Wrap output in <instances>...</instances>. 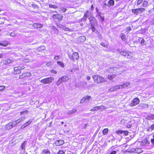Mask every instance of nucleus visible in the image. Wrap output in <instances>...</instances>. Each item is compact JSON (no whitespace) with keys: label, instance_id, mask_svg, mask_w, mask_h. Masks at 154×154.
<instances>
[{"label":"nucleus","instance_id":"nucleus-63","mask_svg":"<svg viewBox=\"0 0 154 154\" xmlns=\"http://www.w3.org/2000/svg\"><path fill=\"white\" fill-rule=\"evenodd\" d=\"M27 112H28V111L27 110H26V111H25L24 112H21L20 113L21 114H23V113H27Z\"/></svg>","mask_w":154,"mask_h":154},{"label":"nucleus","instance_id":"nucleus-55","mask_svg":"<svg viewBox=\"0 0 154 154\" xmlns=\"http://www.w3.org/2000/svg\"><path fill=\"white\" fill-rule=\"evenodd\" d=\"M19 69H18V67H15L14 68V70L15 71V72H16V71L17 72H18L19 71Z\"/></svg>","mask_w":154,"mask_h":154},{"label":"nucleus","instance_id":"nucleus-10","mask_svg":"<svg viewBox=\"0 0 154 154\" xmlns=\"http://www.w3.org/2000/svg\"><path fill=\"white\" fill-rule=\"evenodd\" d=\"M105 109V107L103 105H101L99 106H96L94 107L93 109H91L90 111H94L97 110H100L102 111Z\"/></svg>","mask_w":154,"mask_h":154},{"label":"nucleus","instance_id":"nucleus-34","mask_svg":"<svg viewBox=\"0 0 154 154\" xmlns=\"http://www.w3.org/2000/svg\"><path fill=\"white\" fill-rule=\"evenodd\" d=\"M50 152V151L46 149H44L42 151V153L43 154H46L48 153H49Z\"/></svg>","mask_w":154,"mask_h":154},{"label":"nucleus","instance_id":"nucleus-54","mask_svg":"<svg viewBox=\"0 0 154 154\" xmlns=\"http://www.w3.org/2000/svg\"><path fill=\"white\" fill-rule=\"evenodd\" d=\"M131 28L130 26L126 28V30L129 31L131 30Z\"/></svg>","mask_w":154,"mask_h":154},{"label":"nucleus","instance_id":"nucleus-26","mask_svg":"<svg viewBox=\"0 0 154 154\" xmlns=\"http://www.w3.org/2000/svg\"><path fill=\"white\" fill-rule=\"evenodd\" d=\"M147 119L149 120L154 119V114H151L147 116Z\"/></svg>","mask_w":154,"mask_h":154},{"label":"nucleus","instance_id":"nucleus-38","mask_svg":"<svg viewBox=\"0 0 154 154\" xmlns=\"http://www.w3.org/2000/svg\"><path fill=\"white\" fill-rule=\"evenodd\" d=\"M100 45H102L103 47L106 48H107L108 46L107 44H106L103 42H101L100 43Z\"/></svg>","mask_w":154,"mask_h":154},{"label":"nucleus","instance_id":"nucleus-19","mask_svg":"<svg viewBox=\"0 0 154 154\" xmlns=\"http://www.w3.org/2000/svg\"><path fill=\"white\" fill-rule=\"evenodd\" d=\"M13 60H12L8 59L6 60H4L3 61V63L5 64H7L10 63H13Z\"/></svg>","mask_w":154,"mask_h":154},{"label":"nucleus","instance_id":"nucleus-60","mask_svg":"<svg viewBox=\"0 0 154 154\" xmlns=\"http://www.w3.org/2000/svg\"><path fill=\"white\" fill-rule=\"evenodd\" d=\"M91 11H93L94 9V8L93 5H92L91 6Z\"/></svg>","mask_w":154,"mask_h":154},{"label":"nucleus","instance_id":"nucleus-56","mask_svg":"<svg viewBox=\"0 0 154 154\" xmlns=\"http://www.w3.org/2000/svg\"><path fill=\"white\" fill-rule=\"evenodd\" d=\"M88 11H86V13H85V14L84 15V17H87L88 16Z\"/></svg>","mask_w":154,"mask_h":154},{"label":"nucleus","instance_id":"nucleus-25","mask_svg":"<svg viewBox=\"0 0 154 154\" xmlns=\"http://www.w3.org/2000/svg\"><path fill=\"white\" fill-rule=\"evenodd\" d=\"M142 5L143 7H146L149 6V3L147 1H144L143 2Z\"/></svg>","mask_w":154,"mask_h":154},{"label":"nucleus","instance_id":"nucleus-11","mask_svg":"<svg viewBox=\"0 0 154 154\" xmlns=\"http://www.w3.org/2000/svg\"><path fill=\"white\" fill-rule=\"evenodd\" d=\"M91 97L90 96H86L84 97L81 99L80 103H83L85 102H87L89 101L91 99Z\"/></svg>","mask_w":154,"mask_h":154},{"label":"nucleus","instance_id":"nucleus-5","mask_svg":"<svg viewBox=\"0 0 154 154\" xmlns=\"http://www.w3.org/2000/svg\"><path fill=\"white\" fill-rule=\"evenodd\" d=\"M120 53L122 55L125 57H126L128 59H130L132 58L133 57V54L131 52L128 51H122Z\"/></svg>","mask_w":154,"mask_h":154},{"label":"nucleus","instance_id":"nucleus-32","mask_svg":"<svg viewBox=\"0 0 154 154\" xmlns=\"http://www.w3.org/2000/svg\"><path fill=\"white\" fill-rule=\"evenodd\" d=\"M121 88L120 85H116L114 86L113 88V90H118Z\"/></svg>","mask_w":154,"mask_h":154},{"label":"nucleus","instance_id":"nucleus-31","mask_svg":"<svg viewBox=\"0 0 154 154\" xmlns=\"http://www.w3.org/2000/svg\"><path fill=\"white\" fill-rule=\"evenodd\" d=\"M57 63L62 68L64 67V63L60 61H57Z\"/></svg>","mask_w":154,"mask_h":154},{"label":"nucleus","instance_id":"nucleus-28","mask_svg":"<svg viewBox=\"0 0 154 154\" xmlns=\"http://www.w3.org/2000/svg\"><path fill=\"white\" fill-rule=\"evenodd\" d=\"M10 123H11L13 127L16 125L17 124H18L19 123V120L18 119L17 121H14Z\"/></svg>","mask_w":154,"mask_h":154},{"label":"nucleus","instance_id":"nucleus-1","mask_svg":"<svg viewBox=\"0 0 154 154\" xmlns=\"http://www.w3.org/2000/svg\"><path fill=\"white\" fill-rule=\"evenodd\" d=\"M94 82L97 84L103 83L106 82L105 78L99 74H95L92 76Z\"/></svg>","mask_w":154,"mask_h":154},{"label":"nucleus","instance_id":"nucleus-3","mask_svg":"<svg viewBox=\"0 0 154 154\" xmlns=\"http://www.w3.org/2000/svg\"><path fill=\"white\" fill-rule=\"evenodd\" d=\"M125 152L129 153L135 152L137 153H140L143 152V150L141 149L138 148H132L126 150Z\"/></svg>","mask_w":154,"mask_h":154},{"label":"nucleus","instance_id":"nucleus-58","mask_svg":"<svg viewBox=\"0 0 154 154\" xmlns=\"http://www.w3.org/2000/svg\"><path fill=\"white\" fill-rule=\"evenodd\" d=\"M150 128L151 130H154V123L151 126Z\"/></svg>","mask_w":154,"mask_h":154},{"label":"nucleus","instance_id":"nucleus-64","mask_svg":"<svg viewBox=\"0 0 154 154\" xmlns=\"http://www.w3.org/2000/svg\"><path fill=\"white\" fill-rule=\"evenodd\" d=\"M100 18L102 21H103L104 20V17H100Z\"/></svg>","mask_w":154,"mask_h":154},{"label":"nucleus","instance_id":"nucleus-49","mask_svg":"<svg viewBox=\"0 0 154 154\" xmlns=\"http://www.w3.org/2000/svg\"><path fill=\"white\" fill-rule=\"evenodd\" d=\"M16 34V33L15 32H13L10 33V35L11 36H15Z\"/></svg>","mask_w":154,"mask_h":154},{"label":"nucleus","instance_id":"nucleus-17","mask_svg":"<svg viewBox=\"0 0 154 154\" xmlns=\"http://www.w3.org/2000/svg\"><path fill=\"white\" fill-rule=\"evenodd\" d=\"M64 143V141L63 140H57L55 141V143L57 146H60Z\"/></svg>","mask_w":154,"mask_h":154},{"label":"nucleus","instance_id":"nucleus-51","mask_svg":"<svg viewBox=\"0 0 154 154\" xmlns=\"http://www.w3.org/2000/svg\"><path fill=\"white\" fill-rule=\"evenodd\" d=\"M153 138L151 139V142L152 144H154V134L153 135Z\"/></svg>","mask_w":154,"mask_h":154},{"label":"nucleus","instance_id":"nucleus-57","mask_svg":"<svg viewBox=\"0 0 154 154\" xmlns=\"http://www.w3.org/2000/svg\"><path fill=\"white\" fill-rule=\"evenodd\" d=\"M116 150L112 151L109 154H116Z\"/></svg>","mask_w":154,"mask_h":154},{"label":"nucleus","instance_id":"nucleus-59","mask_svg":"<svg viewBox=\"0 0 154 154\" xmlns=\"http://www.w3.org/2000/svg\"><path fill=\"white\" fill-rule=\"evenodd\" d=\"M77 69V68H73L71 70V72H75V71Z\"/></svg>","mask_w":154,"mask_h":154},{"label":"nucleus","instance_id":"nucleus-14","mask_svg":"<svg viewBox=\"0 0 154 154\" xmlns=\"http://www.w3.org/2000/svg\"><path fill=\"white\" fill-rule=\"evenodd\" d=\"M32 122V120H31V119L29 120L28 121L26 122L25 123H24L22 125H21V128H23L26 127L28 125H30Z\"/></svg>","mask_w":154,"mask_h":154},{"label":"nucleus","instance_id":"nucleus-9","mask_svg":"<svg viewBox=\"0 0 154 154\" xmlns=\"http://www.w3.org/2000/svg\"><path fill=\"white\" fill-rule=\"evenodd\" d=\"M140 101L138 97H136L131 101L129 105L131 107L135 106L139 103Z\"/></svg>","mask_w":154,"mask_h":154},{"label":"nucleus","instance_id":"nucleus-46","mask_svg":"<svg viewBox=\"0 0 154 154\" xmlns=\"http://www.w3.org/2000/svg\"><path fill=\"white\" fill-rule=\"evenodd\" d=\"M144 142L146 144H149L150 143L149 141V140H148L147 138L145 140Z\"/></svg>","mask_w":154,"mask_h":154},{"label":"nucleus","instance_id":"nucleus-20","mask_svg":"<svg viewBox=\"0 0 154 154\" xmlns=\"http://www.w3.org/2000/svg\"><path fill=\"white\" fill-rule=\"evenodd\" d=\"M8 44V42L6 41H4L0 42V45L5 47Z\"/></svg>","mask_w":154,"mask_h":154},{"label":"nucleus","instance_id":"nucleus-15","mask_svg":"<svg viewBox=\"0 0 154 154\" xmlns=\"http://www.w3.org/2000/svg\"><path fill=\"white\" fill-rule=\"evenodd\" d=\"M32 26L33 27L35 28H41L43 26V24L37 23H34L32 24Z\"/></svg>","mask_w":154,"mask_h":154},{"label":"nucleus","instance_id":"nucleus-62","mask_svg":"<svg viewBox=\"0 0 154 154\" xmlns=\"http://www.w3.org/2000/svg\"><path fill=\"white\" fill-rule=\"evenodd\" d=\"M90 79H91V77L90 76H87V80H89Z\"/></svg>","mask_w":154,"mask_h":154},{"label":"nucleus","instance_id":"nucleus-35","mask_svg":"<svg viewBox=\"0 0 154 154\" xmlns=\"http://www.w3.org/2000/svg\"><path fill=\"white\" fill-rule=\"evenodd\" d=\"M129 133V131H122V134H123L125 136L128 135Z\"/></svg>","mask_w":154,"mask_h":154},{"label":"nucleus","instance_id":"nucleus-40","mask_svg":"<svg viewBox=\"0 0 154 154\" xmlns=\"http://www.w3.org/2000/svg\"><path fill=\"white\" fill-rule=\"evenodd\" d=\"M143 2V0H137V5H139L141 4Z\"/></svg>","mask_w":154,"mask_h":154},{"label":"nucleus","instance_id":"nucleus-61","mask_svg":"<svg viewBox=\"0 0 154 154\" xmlns=\"http://www.w3.org/2000/svg\"><path fill=\"white\" fill-rule=\"evenodd\" d=\"M108 70H111V71H114V69L112 68H109V69H108Z\"/></svg>","mask_w":154,"mask_h":154},{"label":"nucleus","instance_id":"nucleus-41","mask_svg":"<svg viewBox=\"0 0 154 154\" xmlns=\"http://www.w3.org/2000/svg\"><path fill=\"white\" fill-rule=\"evenodd\" d=\"M60 9L61 11L62 12H65L67 10V9L66 8H64V7H62V8H60Z\"/></svg>","mask_w":154,"mask_h":154},{"label":"nucleus","instance_id":"nucleus-48","mask_svg":"<svg viewBox=\"0 0 154 154\" xmlns=\"http://www.w3.org/2000/svg\"><path fill=\"white\" fill-rule=\"evenodd\" d=\"M51 72L54 73V74H56L57 73V71L54 69H52L50 71Z\"/></svg>","mask_w":154,"mask_h":154},{"label":"nucleus","instance_id":"nucleus-16","mask_svg":"<svg viewBox=\"0 0 154 154\" xmlns=\"http://www.w3.org/2000/svg\"><path fill=\"white\" fill-rule=\"evenodd\" d=\"M131 83L129 82L124 83L123 84L120 85L121 88H125L128 87L130 86Z\"/></svg>","mask_w":154,"mask_h":154},{"label":"nucleus","instance_id":"nucleus-30","mask_svg":"<svg viewBox=\"0 0 154 154\" xmlns=\"http://www.w3.org/2000/svg\"><path fill=\"white\" fill-rule=\"evenodd\" d=\"M121 38L123 41H125L126 40V36L124 33H122L121 34Z\"/></svg>","mask_w":154,"mask_h":154},{"label":"nucleus","instance_id":"nucleus-45","mask_svg":"<svg viewBox=\"0 0 154 154\" xmlns=\"http://www.w3.org/2000/svg\"><path fill=\"white\" fill-rule=\"evenodd\" d=\"M32 7L33 8H38V6L35 4H32Z\"/></svg>","mask_w":154,"mask_h":154},{"label":"nucleus","instance_id":"nucleus-29","mask_svg":"<svg viewBox=\"0 0 154 154\" xmlns=\"http://www.w3.org/2000/svg\"><path fill=\"white\" fill-rule=\"evenodd\" d=\"M108 128L104 129L102 131L103 134V135H106L108 133Z\"/></svg>","mask_w":154,"mask_h":154},{"label":"nucleus","instance_id":"nucleus-36","mask_svg":"<svg viewBox=\"0 0 154 154\" xmlns=\"http://www.w3.org/2000/svg\"><path fill=\"white\" fill-rule=\"evenodd\" d=\"M122 131H123L120 130H116V134H117L119 135V134H122Z\"/></svg>","mask_w":154,"mask_h":154},{"label":"nucleus","instance_id":"nucleus-18","mask_svg":"<svg viewBox=\"0 0 154 154\" xmlns=\"http://www.w3.org/2000/svg\"><path fill=\"white\" fill-rule=\"evenodd\" d=\"M116 76L115 74H109L108 75L107 78L109 80H112L116 77Z\"/></svg>","mask_w":154,"mask_h":154},{"label":"nucleus","instance_id":"nucleus-22","mask_svg":"<svg viewBox=\"0 0 154 154\" xmlns=\"http://www.w3.org/2000/svg\"><path fill=\"white\" fill-rule=\"evenodd\" d=\"M45 49V47L44 46H40L37 49L38 51L40 52Z\"/></svg>","mask_w":154,"mask_h":154},{"label":"nucleus","instance_id":"nucleus-8","mask_svg":"<svg viewBox=\"0 0 154 154\" xmlns=\"http://www.w3.org/2000/svg\"><path fill=\"white\" fill-rule=\"evenodd\" d=\"M69 57L73 61L76 60L79 58V55L77 52H75L71 55H69Z\"/></svg>","mask_w":154,"mask_h":154},{"label":"nucleus","instance_id":"nucleus-43","mask_svg":"<svg viewBox=\"0 0 154 154\" xmlns=\"http://www.w3.org/2000/svg\"><path fill=\"white\" fill-rule=\"evenodd\" d=\"M5 89V87L4 86H0V91H2Z\"/></svg>","mask_w":154,"mask_h":154},{"label":"nucleus","instance_id":"nucleus-27","mask_svg":"<svg viewBox=\"0 0 154 154\" xmlns=\"http://www.w3.org/2000/svg\"><path fill=\"white\" fill-rule=\"evenodd\" d=\"M88 19L90 22H91L93 21H94L95 20L96 21V20L95 19L94 17L91 15L89 17Z\"/></svg>","mask_w":154,"mask_h":154},{"label":"nucleus","instance_id":"nucleus-4","mask_svg":"<svg viewBox=\"0 0 154 154\" xmlns=\"http://www.w3.org/2000/svg\"><path fill=\"white\" fill-rule=\"evenodd\" d=\"M54 80V79L53 77H49L41 79L40 81L44 84H46L51 83Z\"/></svg>","mask_w":154,"mask_h":154},{"label":"nucleus","instance_id":"nucleus-47","mask_svg":"<svg viewBox=\"0 0 154 154\" xmlns=\"http://www.w3.org/2000/svg\"><path fill=\"white\" fill-rule=\"evenodd\" d=\"M60 56L59 55H57L55 56L54 57V59L55 60H58L60 59Z\"/></svg>","mask_w":154,"mask_h":154},{"label":"nucleus","instance_id":"nucleus-50","mask_svg":"<svg viewBox=\"0 0 154 154\" xmlns=\"http://www.w3.org/2000/svg\"><path fill=\"white\" fill-rule=\"evenodd\" d=\"M57 154H64V152L62 150H59Z\"/></svg>","mask_w":154,"mask_h":154},{"label":"nucleus","instance_id":"nucleus-6","mask_svg":"<svg viewBox=\"0 0 154 154\" xmlns=\"http://www.w3.org/2000/svg\"><path fill=\"white\" fill-rule=\"evenodd\" d=\"M52 17L54 20L59 22L62 21L63 18V16L60 14H53Z\"/></svg>","mask_w":154,"mask_h":154},{"label":"nucleus","instance_id":"nucleus-42","mask_svg":"<svg viewBox=\"0 0 154 154\" xmlns=\"http://www.w3.org/2000/svg\"><path fill=\"white\" fill-rule=\"evenodd\" d=\"M25 142L26 141H24L21 145V147L22 149H24L25 145Z\"/></svg>","mask_w":154,"mask_h":154},{"label":"nucleus","instance_id":"nucleus-33","mask_svg":"<svg viewBox=\"0 0 154 154\" xmlns=\"http://www.w3.org/2000/svg\"><path fill=\"white\" fill-rule=\"evenodd\" d=\"M132 126V124L131 121H130L127 123L126 127L128 128H130Z\"/></svg>","mask_w":154,"mask_h":154},{"label":"nucleus","instance_id":"nucleus-23","mask_svg":"<svg viewBox=\"0 0 154 154\" xmlns=\"http://www.w3.org/2000/svg\"><path fill=\"white\" fill-rule=\"evenodd\" d=\"M12 127L11 123L10 122L6 125L5 128L6 130H9L12 128Z\"/></svg>","mask_w":154,"mask_h":154},{"label":"nucleus","instance_id":"nucleus-21","mask_svg":"<svg viewBox=\"0 0 154 154\" xmlns=\"http://www.w3.org/2000/svg\"><path fill=\"white\" fill-rule=\"evenodd\" d=\"M148 106V105L146 103H141L140 104L139 106L141 108L143 109L147 108Z\"/></svg>","mask_w":154,"mask_h":154},{"label":"nucleus","instance_id":"nucleus-39","mask_svg":"<svg viewBox=\"0 0 154 154\" xmlns=\"http://www.w3.org/2000/svg\"><path fill=\"white\" fill-rule=\"evenodd\" d=\"M91 29L92 32H94L95 31L96 29L95 28L94 25L92 24H91Z\"/></svg>","mask_w":154,"mask_h":154},{"label":"nucleus","instance_id":"nucleus-52","mask_svg":"<svg viewBox=\"0 0 154 154\" xmlns=\"http://www.w3.org/2000/svg\"><path fill=\"white\" fill-rule=\"evenodd\" d=\"M23 61L26 63H28L29 62V60L28 59H25L23 60Z\"/></svg>","mask_w":154,"mask_h":154},{"label":"nucleus","instance_id":"nucleus-53","mask_svg":"<svg viewBox=\"0 0 154 154\" xmlns=\"http://www.w3.org/2000/svg\"><path fill=\"white\" fill-rule=\"evenodd\" d=\"M51 62H48L46 63V66H51Z\"/></svg>","mask_w":154,"mask_h":154},{"label":"nucleus","instance_id":"nucleus-2","mask_svg":"<svg viewBox=\"0 0 154 154\" xmlns=\"http://www.w3.org/2000/svg\"><path fill=\"white\" fill-rule=\"evenodd\" d=\"M68 75H63L60 77L56 82V84L58 86L60 85L62 82H65L69 79Z\"/></svg>","mask_w":154,"mask_h":154},{"label":"nucleus","instance_id":"nucleus-13","mask_svg":"<svg viewBox=\"0 0 154 154\" xmlns=\"http://www.w3.org/2000/svg\"><path fill=\"white\" fill-rule=\"evenodd\" d=\"M31 75V74L30 72H25L22 73L20 75V79L23 78L25 77H30Z\"/></svg>","mask_w":154,"mask_h":154},{"label":"nucleus","instance_id":"nucleus-12","mask_svg":"<svg viewBox=\"0 0 154 154\" xmlns=\"http://www.w3.org/2000/svg\"><path fill=\"white\" fill-rule=\"evenodd\" d=\"M115 4L114 0H109L107 3V5L108 7H112ZM104 5H106V4L105 3Z\"/></svg>","mask_w":154,"mask_h":154},{"label":"nucleus","instance_id":"nucleus-7","mask_svg":"<svg viewBox=\"0 0 154 154\" xmlns=\"http://www.w3.org/2000/svg\"><path fill=\"white\" fill-rule=\"evenodd\" d=\"M145 11V9L144 8H140L132 9V12L135 14H140L144 12Z\"/></svg>","mask_w":154,"mask_h":154},{"label":"nucleus","instance_id":"nucleus-24","mask_svg":"<svg viewBox=\"0 0 154 154\" xmlns=\"http://www.w3.org/2000/svg\"><path fill=\"white\" fill-rule=\"evenodd\" d=\"M76 111H77V109H72L71 110L67 112V114L68 115H71V114L75 113Z\"/></svg>","mask_w":154,"mask_h":154},{"label":"nucleus","instance_id":"nucleus-37","mask_svg":"<svg viewBox=\"0 0 154 154\" xmlns=\"http://www.w3.org/2000/svg\"><path fill=\"white\" fill-rule=\"evenodd\" d=\"M49 6L50 8H54L55 9L57 8H58V7L57 6L51 4L49 5Z\"/></svg>","mask_w":154,"mask_h":154},{"label":"nucleus","instance_id":"nucleus-44","mask_svg":"<svg viewBox=\"0 0 154 154\" xmlns=\"http://www.w3.org/2000/svg\"><path fill=\"white\" fill-rule=\"evenodd\" d=\"M145 40L143 38L141 41L140 44L142 45H145Z\"/></svg>","mask_w":154,"mask_h":154}]
</instances>
